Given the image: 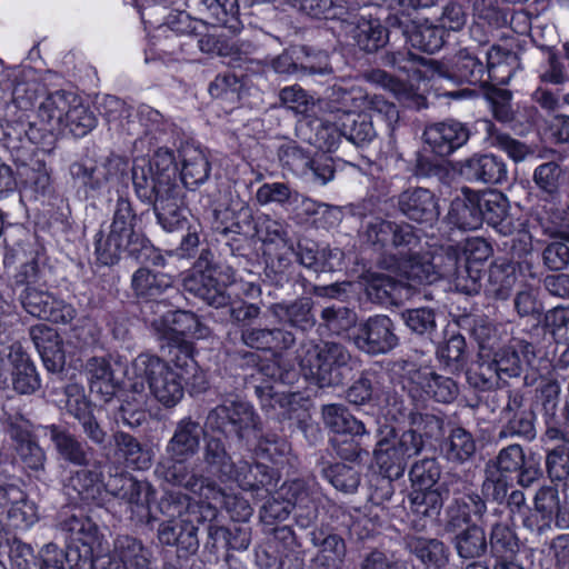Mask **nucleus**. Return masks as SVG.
Segmentation results:
<instances>
[{"instance_id": "e433bc0d", "label": "nucleus", "mask_w": 569, "mask_h": 569, "mask_svg": "<svg viewBox=\"0 0 569 569\" xmlns=\"http://www.w3.org/2000/svg\"><path fill=\"white\" fill-rule=\"evenodd\" d=\"M183 198L182 188L178 186L151 204L158 223L168 232L183 229L189 222Z\"/></svg>"}, {"instance_id": "b1692460", "label": "nucleus", "mask_w": 569, "mask_h": 569, "mask_svg": "<svg viewBox=\"0 0 569 569\" xmlns=\"http://www.w3.org/2000/svg\"><path fill=\"white\" fill-rule=\"evenodd\" d=\"M240 340L250 349L281 356L295 347L297 338L283 327L262 328L247 325L240 330Z\"/></svg>"}, {"instance_id": "603ef678", "label": "nucleus", "mask_w": 569, "mask_h": 569, "mask_svg": "<svg viewBox=\"0 0 569 569\" xmlns=\"http://www.w3.org/2000/svg\"><path fill=\"white\" fill-rule=\"evenodd\" d=\"M64 488L71 498L87 503H100L102 500L101 475L94 470L81 468L73 471Z\"/></svg>"}, {"instance_id": "4468645a", "label": "nucleus", "mask_w": 569, "mask_h": 569, "mask_svg": "<svg viewBox=\"0 0 569 569\" xmlns=\"http://www.w3.org/2000/svg\"><path fill=\"white\" fill-rule=\"evenodd\" d=\"M17 296L22 308L32 317L54 323H69L76 317L71 305L34 286L22 288Z\"/></svg>"}, {"instance_id": "c9c22d12", "label": "nucleus", "mask_w": 569, "mask_h": 569, "mask_svg": "<svg viewBox=\"0 0 569 569\" xmlns=\"http://www.w3.org/2000/svg\"><path fill=\"white\" fill-rule=\"evenodd\" d=\"M30 338L46 369L50 372L61 371L64 367L66 356L62 340L57 330L46 325L33 326L30 329Z\"/></svg>"}, {"instance_id": "dca6fc26", "label": "nucleus", "mask_w": 569, "mask_h": 569, "mask_svg": "<svg viewBox=\"0 0 569 569\" xmlns=\"http://www.w3.org/2000/svg\"><path fill=\"white\" fill-rule=\"evenodd\" d=\"M403 363L405 379L412 386L410 393L416 389L440 403H451L458 397L459 387L452 378L439 375L429 367H417L407 361Z\"/></svg>"}, {"instance_id": "f704fd0d", "label": "nucleus", "mask_w": 569, "mask_h": 569, "mask_svg": "<svg viewBox=\"0 0 569 569\" xmlns=\"http://www.w3.org/2000/svg\"><path fill=\"white\" fill-rule=\"evenodd\" d=\"M480 191L468 187L461 189L450 204L448 221L460 230H477L481 227Z\"/></svg>"}, {"instance_id": "a18cd8bd", "label": "nucleus", "mask_w": 569, "mask_h": 569, "mask_svg": "<svg viewBox=\"0 0 569 569\" xmlns=\"http://www.w3.org/2000/svg\"><path fill=\"white\" fill-rule=\"evenodd\" d=\"M131 290L136 298L156 301L173 288V278L169 273L157 272L148 267L138 268L131 276Z\"/></svg>"}, {"instance_id": "5701e85b", "label": "nucleus", "mask_w": 569, "mask_h": 569, "mask_svg": "<svg viewBox=\"0 0 569 569\" xmlns=\"http://www.w3.org/2000/svg\"><path fill=\"white\" fill-rule=\"evenodd\" d=\"M397 208L407 219L418 223H433L440 216L436 194L422 187H409L397 197Z\"/></svg>"}, {"instance_id": "393cba45", "label": "nucleus", "mask_w": 569, "mask_h": 569, "mask_svg": "<svg viewBox=\"0 0 569 569\" xmlns=\"http://www.w3.org/2000/svg\"><path fill=\"white\" fill-rule=\"evenodd\" d=\"M43 430L61 460L78 467L90 463L93 450L86 440L61 425H48Z\"/></svg>"}, {"instance_id": "338daca9", "label": "nucleus", "mask_w": 569, "mask_h": 569, "mask_svg": "<svg viewBox=\"0 0 569 569\" xmlns=\"http://www.w3.org/2000/svg\"><path fill=\"white\" fill-rule=\"evenodd\" d=\"M488 551L492 558L513 556L520 553L519 539L509 525L495 522L489 531Z\"/></svg>"}, {"instance_id": "e2e57ef3", "label": "nucleus", "mask_w": 569, "mask_h": 569, "mask_svg": "<svg viewBox=\"0 0 569 569\" xmlns=\"http://www.w3.org/2000/svg\"><path fill=\"white\" fill-rule=\"evenodd\" d=\"M322 418L328 428L338 435L368 436L366 425L353 418L342 405L330 403L322 407Z\"/></svg>"}, {"instance_id": "864d4df0", "label": "nucleus", "mask_w": 569, "mask_h": 569, "mask_svg": "<svg viewBox=\"0 0 569 569\" xmlns=\"http://www.w3.org/2000/svg\"><path fill=\"white\" fill-rule=\"evenodd\" d=\"M306 126L309 132L303 131V126H301L300 130L302 131L303 138L310 144L322 150L325 153L332 152L338 148L342 133L340 124L336 122V120L320 114L319 118L309 120Z\"/></svg>"}, {"instance_id": "20e7f679", "label": "nucleus", "mask_w": 569, "mask_h": 569, "mask_svg": "<svg viewBox=\"0 0 569 569\" xmlns=\"http://www.w3.org/2000/svg\"><path fill=\"white\" fill-rule=\"evenodd\" d=\"M487 405L491 412H498L501 423L497 436L499 440L520 438L531 441L537 437L536 413L527 406L521 390H495L488 395Z\"/></svg>"}, {"instance_id": "bb28decb", "label": "nucleus", "mask_w": 569, "mask_h": 569, "mask_svg": "<svg viewBox=\"0 0 569 569\" xmlns=\"http://www.w3.org/2000/svg\"><path fill=\"white\" fill-rule=\"evenodd\" d=\"M227 481H234L247 491L254 492L256 498L267 499L277 487L278 479L273 469L263 463L251 465L239 460Z\"/></svg>"}, {"instance_id": "f257e3e1", "label": "nucleus", "mask_w": 569, "mask_h": 569, "mask_svg": "<svg viewBox=\"0 0 569 569\" xmlns=\"http://www.w3.org/2000/svg\"><path fill=\"white\" fill-rule=\"evenodd\" d=\"M137 214L128 198L119 197L113 211L112 221L94 236V254L103 266L118 263L122 254H127L142 263L164 267L162 253L138 230Z\"/></svg>"}, {"instance_id": "680f3d73", "label": "nucleus", "mask_w": 569, "mask_h": 569, "mask_svg": "<svg viewBox=\"0 0 569 569\" xmlns=\"http://www.w3.org/2000/svg\"><path fill=\"white\" fill-rule=\"evenodd\" d=\"M111 438L117 452L120 453L129 467L137 470L150 468V451L136 437L122 430H116Z\"/></svg>"}, {"instance_id": "ddd939ff", "label": "nucleus", "mask_w": 569, "mask_h": 569, "mask_svg": "<svg viewBox=\"0 0 569 569\" xmlns=\"http://www.w3.org/2000/svg\"><path fill=\"white\" fill-rule=\"evenodd\" d=\"M485 467L505 476L517 473V483L521 488L533 486L542 477L539 461L533 456H526L522 446L518 443L502 448Z\"/></svg>"}, {"instance_id": "5fc2aeb1", "label": "nucleus", "mask_w": 569, "mask_h": 569, "mask_svg": "<svg viewBox=\"0 0 569 569\" xmlns=\"http://www.w3.org/2000/svg\"><path fill=\"white\" fill-rule=\"evenodd\" d=\"M197 10L208 23L221 24L234 33L242 28L238 0H199Z\"/></svg>"}, {"instance_id": "cd10ccee", "label": "nucleus", "mask_w": 569, "mask_h": 569, "mask_svg": "<svg viewBox=\"0 0 569 569\" xmlns=\"http://www.w3.org/2000/svg\"><path fill=\"white\" fill-rule=\"evenodd\" d=\"M347 32L353 44L367 53L376 52L388 42L386 28L379 19L366 13V10L351 14L347 22Z\"/></svg>"}, {"instance_id": "1a4fd4ad", "label": "nucleus", "mask_w": 569, "mask_h": 569, "mask_svg": "<svg viewBox=\"0 0 569 569\" xmlns=\"http://www.w3.org/2000/svg\"><path fill=\"white\" fill-rule=\"evenodd\" d=\"M190 459L164 452L156 468V473L170 485L182 487L204 499H216L221 495V489L200 472Z\"/></svg>"}, {"instance_id": "58836bf2", "label": "nucleus", "mask_w": 569, "mask_h": 569, "mask_svg": "<svg viewBox=\"0 0 569 569\" xmlns=\"http://www.w3.org/2000/svg\"><path fill=\"white\" fill-rule=\"evenodd\" d=\"M7 358L12 366V386L22 395L33 393L40 387L36 367L19 342L8 348Z\"/></svg>"}, {"instance_id": "412c9836", "label": "nucleus", "mask_w": 569, "mask_h": 569, "mask_svg": "<svg viewBox=\"0 0 569 569\" xmlns=\"http://www.w3.org/2000/svg\"><path fill=\"white\" fill-rule=\"evenodd\" d=\"M279 498L296 509V522L301 528L310 527L318 518L319 491L315 482L295 479L281 487Z\"/></svg>"}, {"instance_id": "6e6552de", "label": "nucleus", "mask_w": 569, "mask_h": 569, "mask_svg": "<svg viewBox=\"0 0 569 569\" xmlns=\"http://www.w3.org/2000/svg\"><path fill=\"white\" fill-rule=\"evenodd\" d=\"M425 447L420 437L409 429L401 433H396L393 429H390L387 436L377 441L373 456L389 479L400 478L403 476L409 460L420 455Z\"/></svg>"}, {"instance_id": "4d7b16f0", "label": "nucleus", "mask_w": 569, "mask_h": 569, "mask_svg": "<svg viewBox=\"0 0 569 569\" xmlns=\"http://www.w3.org/2000/svg\"><path fill=\"white\" fill-rule=\"evenodd\" d=\"M77 98L78 94L66 90L51 92L40 103L38 114L50 130H62V124Z\"/></svg>"}, {"instance_id": "c756f323", "label": "nucleus", "mask_w": 569, "mask_h": 569, "mask_svg": "<svg viewBox=\"0 0 569 569\" xmlns=\"http://www.w3.org/2000/svg\"><path fill=\"white\" fill-rule=\"evenodd\" d=\"M437 72L446 78L470 84H485L486 68L468 49H460L446 62H437Z\"/></svg>"}, {"instance_id": "de8ad7c7", "label": "nucleus", "mask_w": 569, "mask_h": 569, "mask_svg": "<svg viewBox=\"0 0 569 569\" xmlns=\"http://www.w3.org/2000/svg\"><path fill=\"white\" fill-rule=\"evenodd\" d=\"M253 389L262 411L277 420L289 418L291 406L301 399L298 391L277 390L269 382L254 385Z\"/></svg>"}, {"instance_id": "3c124183", "label": "nucleus", "mask_w": 569, "mask_h": 569, "mask_svg": "<svg viewBox=\"0 0 569 569\" xmlns=\"http://www.w3.org/2000/svg\"><path fill=\"white\" fill-rule=\"evenodd\" d=\"M382 63L416 81L426 79L429 70L437 71V61L411 51L386 52L382 57Z\"/></svg>"}, {"instance_id": "2f4dec72", "label": "nucleus", "mask_w": 569, "mask_h": 569, "mask_svg": "<svg viewBox=\"0 0 569 569\" xmlns=\"http://www.w3.org/2000/svg\"><path fill=\"white\" fill-rule=\"evenodd\" d=\"M362 90L332 87L325 98L318 99L317 108L321 116L341 122L362 108Z\"/></svg>"}, {"instance_id": "a878e982", "label": "nucleus", "mask_w": 569, "mask_h": 569, "mask_svg": "<svg viewBox=\"0 0 569 569\" xmlns=\"http://www.w3.org/2000/svg\"><path fill=\"white\" fill-rule=\"evenodd\" d=\"M160 545L176 547L179 557H189L199 549L198 527L190 519H166L157 529Z\"/></svg>"}, {"instance_id": "8fccbe9b", "label": "nucleus", "mask_w": 569, "mask_h": 569, "mask_svg": "<svg viewBox=\"0 0 569 569\" xmlns=\"http://www.w3.org/2000/svg\"><path fill=\"white\" fill-rule=\"evenodd\" d=\"M159 509L167 519H188L190 513H199L198 521L212 519L217 513V508L210 502H193L183 493H169L159 502Z\"/></svg>"}, {"instance_id": "69168bd1", "label": "nucleus", "mask_w": 569, "mask_h": 569, "mask_svg": "<svg viewBox=\"0 0 569 569\" xmlns=\"http://www.w3.org/2000/svg\"><path fill=\"white\" fill-rule=\"evenodd\" d=\"M447 498L448 491L442 489V485L430 489H413L409 495L410 509L425 517H438Z\"/></svg>"}, {"instance_id": "49530a36", "label": "nucleus", "mask_w": 569, "mask_h": 569, "mask_svg": "<svg viewBox=\"0 0 569 569\" xmlns=\"http://www.w3.org/2000/svg\"><path fill=\"white\" fill-rule=\"evenodd\" d=\"M84 375L89 390L104 402L112 399L118 390L110 362L103 357H91L86 361Z\"/></svg>"}, {"instance_id": "c85d7f7f", "label": "nucleus", "mask_w": 569, "mask_h": 569, "mask_svg": "<svg viewBox=\"0 0 569 569\" xmlns=\"http://www.w3.org/2000/svg\"><path fill=\"white\" fill-rule=\"evenodd\" d=\"M378 263L382 269L405 278L411 287L436 282V272L432 269L431 259L427 254H421V250L399 260L387 258L386 260H379Z\"/></svg>"}, {"instance_id": "0eeeda50", "label": "nucleus", "mask_w": 569, "mask_h": 569, "mask_svg": "<svg viewBox=\"0 0 569 569\" xmlns=\"http://www.w3.org/2000/svg\"><path fill=\"white\" fill-rule=\"evenodd\" d=\"M367 240L376 250H381L379 260L387 258H406L410 253L422 250L421 233L412 224L405 221H390L376 218L366 226Z\"/></svg>"}, {"instance_id": "37998d69", "label": "nucleus", "mask_w": 569, "mask_h": 569, "mask_svg": "<svg viewBox=\"0 0 569 569\" xmlns=\"http://www.w3.org/2000/svg\"><path fill=\"white\" fill-rule=\"evenodd\" d=\"M201 461L203 463V471L223 481L228 480L237 466L227 450L226 442L214 435L204 437Z\"/></svg>"}, {"instance_id": "ea45409f", "label": "nucleus", "mask_w": 569, "mask_h": 569, "mask_svg": "<svg viewBox=\"0 0 569 569\" xmlns=\"http://www.w3.org/2000/svg\"><path fill=\"white\" fill-rule=\"evenodd\" d=\"M179 154L181 158L180 176L186 188L194 189L209 179L211 164L200 147L190 143L182 144Z\"/></svg>"}, {"instance_id": "0e129e2a", "label": "nucleus", "mask_w": 569, "mask_h": 569, "mask_svg": "<svg viewBox=\"0 0 569 569\" xmlns=\"http://www.w3.org/2000/svg\"><path fill=\"white\" fill-rule=\"evenodd\" d=\"M400 318L408 330L431 343L438 338L437 313L429 307L406 309L401 311Z\"/></svg>"}, {"instance_id": "c03bdc74", "label": "nucleus", "mask_w": 569, "mask_h": 569, "mask_svg": "<svg viewBox=\"0 0 569 569\" xmlns=\"http://www.w3.org/2000/svg\"><path fill=\"white\" fill-rule=\"evenodd\" d=\"M170 123L150 106H140L134 113H128L127 121H121V130L129 136H158L166 133Z\"/></svg>"}, {"instance_id": "a19ab883", "label": "nucleus", "mask_w": 569, "mask_h": 569, "mask_svg": "<svg viewBox=\"0 0 569 569\" xmlns=\"http://www.w3.org/2000/svg\"><path fill=\"white\" fill-rule=\"evenodd\" d=\"M481 200V224L486 221L493 227L500 234L510 236L516 226L512 218L508 214L509 201L500 191H480Z\"/></svg>"}, {"instance_id": "423d86ee", "label": "nucleus", "mask_w": 569, "mask_h": 569, "mask_svg": "<svg viewBox=\"0 0 569 569\" xmlns=\"http://www.w3.org/2000/svg\"><path fill=\"white\" fill-rule=\"evenodd\" d=\"M132 373L146 379L150 393L166 408L177 406L183 398L181 373L158 356L140 353L132 361Z\"/></svg>"}, {"instance_id": "7ed1b4c3", "label": "nucleus", "mask_w": 569, "mask_h": 569, "mask_svg": "<svg viewBox=\"0 0 569 569\" xmlns=\"http://www.w3.org/2000/svg\"><path fill=\"white\" fill-rule=\"evenodd\" d=\"M131 179L137 198L151 206L160 197L180 186L173 151L159 148L150 159L137 158L131 169Z\"/></svg>"}, {"instance_id": "774afa93", "label": "nucleus", "mask_w": 569, "mask_h": 569, "mask_svg": "<svg viewBox=\"0 0 569 569\" xmlns=\"http://www.w3.org/2000/svg\"><path fill=\"white\" fill-rule=\"evenodd\" d=\"M320 473L337 490L343 493H355L361 481V475L358 469L341 462L322 463Z\"/></svg>"}, {"instance_id": "9b49d317", "label": "nucleus", "mask_w": 569, "mask_h": 569, "mask_svg": "<svg viewBox=\"0 0 569 569\" xmlns=\"http://www.w3.org/2000/svg\"><path fill=\"white\" fill-rule=\"evenodd\" d=\"M353 346L369 356L387 355L399 346L396 325L387 315L370 316L349 337Z\"/></svg>"}, {"instance_id": "4c0bfd02", "label": "nucleus", "mask_w": 569, "mask_h": 569, "mask_svg": "<svg viewBox=\"0 0 569 569\" xmlns=\"http://www.w3.org/2000/svg\"><path fill=\"white\" fill-rule=\"evenodd\" d=\"M204 430L203 427L191 417L179 420L174 427L171 438L166 445L167 455L192 458L200 449V441Z\"/></svg>"}, {"instance_id": "13d9d810", "label": "nucleus", "mask_w": 569, "mask_h": 569, "mask_svg": "<svg viewBox=\"0 0 569 569\" xmlns=\"http://www.w3.org/2000/svg\"><path fill=\"white\" fill-rule=\"evenodd\" d=\"M516 281L515 264L506 259L496 260L489 268L485 293L496 300H506L510 297Z\"/></svg>"}, {"instance_id": "09e8293b", "label": "nucleus", "mask_w": 569, "mask_h": 569, "mask_svg": "<svg viewBox=\"0 0 569 569\" xmlns=\"http://www.w3.org/2000/svg\"><path fill=\"white\" fill-rule=\"evenodd\" d=\"M406 546L418 558L425 569H445L449 563L450 550L437 538L408 537Z\"/></svg>"}, {"instance_id": "4be33fe9", "label": "nucleus", "mask_w": 569, "mask_h": 569, "mask_svg": "<svg viewBox=\"0 0 569 569\" xmlns=\"http://www.w3.org/2000/svg\"><path fill=\"white\" fill-rule=\"evenodd\" d=\"M458 173L478 184H501L508 180L507 164L493 153H473L458 163Z\"/></svg>"}, {"instance_id": "052dcab7", "label": "nucleus", "mask_w": 569, "mask_h": 569, "mask_svg": "<svg viewBox=\"0 0 569 569\" xmlns=\"http://www.w3.org/2000/svg\"><path fill=\"white\" fill-rule=\"evenodd\" d=\"M446 459L453 463H465L476 453L477 445L473 435L460 427H452L442 443Z\"/></svg>"}, {"instance_id": "6e6d98bb", "label": "nucleus", "mask_w": 569, "mask_h": 569, "mask_svg": "<svg viewBox=\"0 0 569 569\" xmlns=\"http://www.w3.org/2000/svg\"><path fill=\"white\" fill-rule=\"evenodd\" d=\"M451 545L458 558L463 561L480 559L488 553L487 535L478 523L468 526L455 533Z\"/></svg>"}, {"instance_id": "7c9ffc66", "label": "nucleus", "mask_w": 569, "mask_h": 569, "mask_svg": "<svg viewBox=\"0 0 569 569\" xmlns=\"http://www.w3.org/2000/svg\"><path fill=\"white\" fill-rule=\"evenodd\" d=\"M535 359V346L531 342L515 339L510 345L499 348L491 361L502 379L519 377Z\"/></svg>"}, {"instance_id": "6ab92c4d", "label": "nucleus", "mask_w": 569, "mask_h": 569, "mask_svg": "<svg viewBox=\"0 0 569 569\" xmlns=\"http://www.w3.org/2000/svg\"><path fill=\"white\" fill-rule=\"evenodd\" d=\"M541 160L532 173V182L537 189V196L545 201L553 203L560 199L561 189L566 182V169L561 163V157L553 149H546L537 154Z\"/></svg>"}, {"instance_id": "f03ea898", "label": "nucleus", "mask_w": 569, "mask_h": 569, "mask_svg": "<svg viewBox=\"0 0 569 569\" xmlns=\"http://www.w3.org/2000/svg\"><path fill=\"white\" fill-rule=\"evenodd\" d=\"M206 428L241 445H248L251 438H259L258 448L269 459L284 455L288 443L276 435H258L261 432V419L253 406L240 399H226L208 412Z\"/></svg>"}, {"instance_id": "bf43d9fd", "label": "nucleus", "mask_w": 569, "mask_h": 569, "mask_svg": "<svg viewBox=\"0 0 569 569\" xmlns=\"http://www.w3.org/2000/svg\"><path fill=\"white\" fill-rule=\"evenodd\" d=\"M167 321L168 320L164 318L152 321V328L158 333L159 338H161V331L163 330H173L182 338L191 337L196 339H204L210 333L209 328L191 311H174L171 315V322L174 327L168 326Z\"/></svg>"}, {"instance_id": "79ce46f5", "label": "nucleus", "mask_w": 569, "mask_h": 569, "mask_svg": "<svg viewBox=\"0 0 569 569\" xmlns=\"http://www.w3.org/2000/svg\"><path fill=\"white\" fill-rule=\"evenodd\" d=\"M398 415L399 417L393 416V418L407 421L408 429L418 435L425 446L429 441L439 440L445 435V420L441 416L405 406H400Z\"/></svg>"}, {"instance_id": "2eb2a0df", "label": "nucleus", "mask_w": 569, "mask_h": 569, "mask_svg": "<svg viewBox=\"0 0 569 569\" xmlns=\"http://www.w3.org/2000/svg\"><path fill=\"white\" fill-rule=\"evenodd\" d=\"M92 569H152L150 550L131 536H119L111 555H92Z\"/></svg>"}, {"instance_id": "a211bd4d", "label": "nucleus", "mask_w": 569, "mask_h": 569, "mask_svg": "<svg viewBox=\"0 0 569 569\" xmlns=\"http://www.w3.org/2000/svg\"><path fill=\"white\" fill-rule=\"evenodd\" d=\"M123 500L132 513H138L140 519L149 518V487L134 479L131 475L111 468L108 478L102 482V490Z\"/></svg>"}, {"instance_id": "f8f14e48", "label": "nucleus", "mask_w": 569, "mask_h": 569, "mask_svg": "<svg viewBox=\"0 0 569 569\" xmlns=\"http://www.w3.org/2000/svg\"><path fill=\"white\" fill-rule=\"evenodd\" d=\"M3 422L13 441L14 460L26 471H44L47 456L41 446L32 438L29 431V420L17 412L14 415L7 413Z\"/></svg>"}, {"instance_id": "f3484780", "label": "nucleus", "mask_w": 569, "mask_h": 569, "mask_svg": "<svg viewBox=\"0 0 569 569\" xmlns=\"http://www.w3.org/2000/svg\"><path fill=\"white\" fill-rule=\"evenodd\" d=\"M351 353L348 348L336 341H323L316 348V360L310 372L320 388L341 385V368L348 366Z\"/></svg>"}, {"instance_id": "72a5a7b5", "label": "nucleus", "mask_w": 569, "mask_h": 569, "mask_svg": "<svg viewBox=\"0 0 569 569\" xmlns=\"http://www.w3.org/2000/svg\"><path fill=\"white\" fill-rule=\"evenodd\" d=\"M268 309L276 319L301 332H309L317 323L313 301L309 297L276 302L270 305Z\"/></svg>"}, {"instance_id": "473e14b6", "label": "nucleus", "mask_w": 569, "mask_h": 569, "mask_svg": "<svg viewBox=\"0 0 569 569\" xmlns=\"http://www.w3.org/2000/svg\"><path fill=\"white\" fill-rule=\"evenodd\" d=\"M311 542L317 553L310 560L309 569H342L347 557L345 539L335 532H312Z\"/></svg>"}, {"instance_id": "39448f33", "label": "nucleus", "mask_w": 569, "mask_h": 569, "mask_svg": "<svg viewBox=\"0 0 569 569\" xmlns=\"http://www.w3.org/2000/svg\"><path fill=\"white\" fill-rule=\"evenodd\" d=\"M54 528L71 541L67 549L76 569H92V553L102 537L98 525L82 510L69 507L58 512Z\"/></svg>"}, {"instance_id": "9d476101", "label": "nucleus", "mask_w": 569, "mask_h": 569, "mask_svg": "<svg viewBox=\"0 0 569 569\" xmlns=\"http://www.w3.org/2000/svg\"><path fill=\"white\" fill-rule=\"evenodd\" d=\"M216 271L213 252L210 249H202L191 274L183 280V288L208 306L218 309L229 306L230 296L226 291V286L214 278Z\"/></svg>"}, {"instance_id": "aec40b11", "label": "nucleus", "mask_w": 569, "mask_h": 569, "mask_svg": "<svg viewBox=\"0 0 569 569\" xmlns=\"http://www.w3.org/2000/svg\"><path fill=\"white\" fill-rule=\"evenodd\" d=\"M470 136L469 127L456 119L429 123L422 133L425 142L439 157L451 156L469 141Z\"/></svg>"}]
</instances>
